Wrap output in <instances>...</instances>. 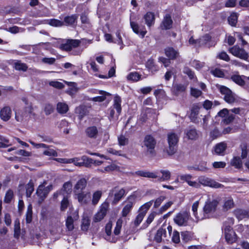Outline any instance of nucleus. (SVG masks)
I'll return each mask as SVG.
<instances>
[{
  "mask_svg": "<svg viewBox=\"0 0 249 249\" xmlns=\"http://www.w3.org/2000/svg\"><path fill=\"white\" fill-rule=\"evenodd\" d=\"M234 223V219L232 218H229L224 222L223 228L224 231L225 239L229 244L235 242L237 239L235 233L233 231L231 226Z\"/></svg>",
  "mask_w": 249,
  "mask_h": 249,
  "instance_id": "obj_1",
  "label": "nucleus"
},
{
  "mask_svg": "<svg viewBox=\"0 0 249 249\" xmlns=\"http://www.w3.org/2000/svg\"><path fill=\"white\" fill-rule=\"evenodd\" d=\"M178 139L179 136L174 132H170L168 134V146L166 148V152L168 155L172 156L176 153Z\"/></svg>",
  "mask_w": 249,
  "mask_h": 249,
  "instance_id": "obj_2",
  "label": "nucleus"
},
{
  "mask_svg": "<svg viewBox=\"0 0 249 249\" xmlns=\"http://www.w3.org/2000/svg\"><path fill=\"white\" fill-rule=\"evenodd\" d=\"M109 209V203L107 201L104 202L99 207V210L94 215L93 221L98 222L103 220L106 216Z\"/></svg>",
  "mask_w": 249,
  "mask_h": 249,
  "instance_id": "obj_3",
  "label": "nucleus"
},
{
  "mask_svg": "<svg viewBox=\"0 0 249 249\" xmlns=\"http://www.w3.org/2000/svg\"><path fill=\"white\" fill-rule=\"evenodd\" d=\"M218 88L221 94L224 95V99L227 103L232 104L235 102V95L230 89L224 86H219Z\"/></svg>",
  "mask_w": 249,
  "mask_h": 249,
  "instance_id": "obj_4",
  "label": "nucleus"
},
{
  "mask_svg": "<svg viewBox=\"0 0 249 249\" xmlns=\"http://www.w3.org/2000/svg\"><path fill=\"white\" fill-rule=\"evenodd\" d=\"M218 204V202L215 199L212 201L208 200L205 202L203 207L204 218H208L209 214L214 212Z\"/></svg>",
  "mask_w": 249,
  "mask_h": 249,
  "instance_id": "obj_5",
  "label": "nucleus"
},
{
  "mask_svg": "<svg viewBox=\"0 0 249 249\" xmlns=\"http://www.w3.org/2000/svg\"><path fill=\"white\" fill-rule=\"evenodd\" d=\"M46 184V182L45 181L43 184L39 185L36 192V194L39 197L40 199L39 201L40 202H42L44 200L49 193L53 189L52 185H50L47 187H45Z\"/></svg>",
  "mask_w": 249,
  "mask_h": 249,
  "instance_id": "obj_6",
  "label": "nucleus"
},
{
  "mask_svg": "<svg viewBox=\"0 0 249 249\" xmlns=\"http://www.w3.org/2000/svg\"><path fill=\"white\" fill-rule=\"evenodd\" d=\"M190 217V214L186 212L178 213L174 217L175 223L179 226H186Z\"/></svg>",
  "mask_w": 249,
  "mask_h": 249,
  "instance_id": "obj_7",
  "label": "nucleus"
},
{
  "mask_svg": "<svg viewBox=\"0 0 249 249\" xmlns=\"http://www.w3.org/2000/svg\"><path fill=\"white\" fill-rule=\"evenodd\" d=\"M229 52L234 56L241 59L248 61L249 54L244 49L235 45L231 48L229 49Z\"/></svg>",
  "mask_w": 249,
  "mask_h": 249,
  "instance_id": "obj_8",
  "label": "nucleus"
},
{
  "mask_svg": "<svg viewBox=\"0 0 249 249\" xmlns=\"http://www.w3.org/2000/svg\"><path fill=\"white\" fill-rule=\"evenodd\" d=\"M199 184L215 188H221L223 185L220 183L205 176H200L198 178Z\"/></svg>",
  "mask_w": 249,
  "mask_h": 249,
  "instance_id": "obj_9",
  "label": "nucleus"
},
{
  "mask_svg": "<svg viewBox=\"0 0 249 249\" xmlns=\"http://www.w3.org/2000/svg\"><path fill=\"white\" fill-rule=\"evenodd\" d=\"M125 193V191L124 189H119L117 187H115L110 190L109 196H114L112 204H116L124 196Z\"/></svg>",
  "mask_w": 249,
  "mask_h": 249,
  "instance_id": "obj_10",
  "label": "nucleus"
},
{
  "mask_svg": "<svg viewBox=\"0 0 249 249\" xmlns=\"http://www.w3.org/2000/svg\"><path fill=\"white\" fill-rule=\"evenodd\" d=\"M143 143V146L146 147L147 152L152 154L156 144L155 139L151 135H146L144 139Z\"/></svg>",
  "mask_w": 249,
  "mask_h": 249,
  "instance_id": "obj_11",
  "label": "nucleus"
},
{
  "mask_svg": "<svg viewBox=\"0 0 249 249\" xmlns=\"http://www.w3.org/2000/svg\"><path fill=\"white\" fill-rule=\"evenodd\" d=\"M80 43L78 39H68L65 43L60 45V48L66 51H70L73 48L77 47Z\"/></svg>",
  "mask_w": 249,
  "mask_h": 249,
  "instance_id": "obj_12",
  "label": "nucleus"
},
{
  "mask_svg": "<svg viewBox=\"0 0 249 249\" xmlns=\"http://www.w3.org/2000/svg\"><path fill=\"white\" fill-rule=\"evenodd\" d=\"M78 202L82 204H87L90 199V194L88 192L82 191L75 193Z\"/></svg>",
  "mask_w": 249,
  "mask_h": 249,
  "instance_id": "obj_13",
  "label": "nucleus"
},
{
  "mask_svg": "<svg viewBox=\"0 0 249 249\" xmlns=\"http://www.w3.org/2000/svg\"><path fill=\"white\" fill-rule=\"evenodd\" d=\"M215 42H212L211 36L208 34H206L198 39V46H205L209 48L212 46L215 45Z\"/></svg>",
  "mask_w": 249,
  "mask_h": 249,
  "instance_id": "obj_14",
  "label": "nucleus"
},
{
  "mask_svg": "<svg viewBox=\"0 0 249 249\" xmlns=\"http://www.w3.org/2000/svg\"><path fill=\"white\" fill-rule=\"evenodd\" d=\"M130 23L133 32L136 34L140 35L142 38H143L147 33L144 26H142L140 29V26L137 22L130 21Z\"/></svg>",
  "mask_w": 249,
  "mask_h": 249,
  "instance_id": "obj_15",
  "label": "nucleus"
},
{
  "mask_svg": "<svg viewBox=\"0 0 249 249\" xmlns=\"http://www.w3.org/2000/svg\"><path fill=\"white\" fill-rule=\"evenodd\" d=\"M98 130L95 126L88 127L85 130L86 136L91 139H96L98 135Z\"/></svg>",
  "mask_w": 249,
  "mask_h": 249,
  "instance_id": "obj_16",
  "label": "nucleus"
},
{
  "mask_svg": "<svg viewBox=\"0 0 249 249\" xmlns=\"http://www.w3.org/2000/svg\"><path fill=\"white\" fill-rule=\"evenodd\" d=\"M79 216L77 212L73 213V217L71 215L68 216L66 221V226L68 231H71L74 229V221L77 220Z\"/></svg>",
  "mask_w": 249,
  "mask_h": 249,
  "instance_id": "obj_17",
  "label": "nucleus"
},
{
  "mask_svg": "<svg viewBox=\"0 0 249 249\" xmlns=\"http://www.w3.org/2000/svg\"><path fill=\"white\" fill-rule=\"evenodd\" d=\"M12 110L9 107H3L0 111V117L4 121H8L11 118Z\"/></svg>",
  "mask_w": 249,
  "mask_h": 249,
  "instance_id": "obj_18",
  "label": "nucleus"
},
{
  "mask_svg": "<svg viewBox=\"0 0 249 249\" xmlns=\"http://www.w3.org/2000/svg\"><path fill=\"white\" fill-rule=\"evenodd\" d=\"M87 184V182L86 179L81 178L79 179L74 187L73 191L74 194L83 191L86 188Z\"/></svg>",
  "mask_w": 249,
  "mask_h": 249,
  "instance_id": "obj_19",
  "label": "nucleus"
},
{
  "mask_svg": "<svg viewBox=\"0 0 249 249\" xmlns=\"http://www.w3.org/2000/svg\"><path fill=\"white\" fill-rule=\"evenodd\" d=\"M143 18L145 20V24L149 28H150L152 25H154L155 23V15L153 13L151 12L146 13V14L144 15Z\"/></svg>",
  "mask_w": 249,
  "mask_h": 249,
  "instance_id": "obj_20",
  "label": "nucleus"
},
{
  "mask_svg": "<svg viewBox=\"0 0 249 249\" xmlns=\"http://www.w3.org/2000/svg\"><path fill=\"white\" fill-rule=\"evenodd\" d=\"M173 21L170 15L167 14L164 18L161 24V28L163 30H168L172 27Z\"/></svg>",
  "mask_w": 249,
  "mask_h": 249,
  "instance_id": "obj_21",
  "label": "nucleus"
},
{
  "mask_svg": "<svg viewBox=\"0 0 249 249\" xmlns=\"http://www.w3.org/2000/svg\"><path fill=\"white\" fill-rule=\"evenodd\" d=\"M165 53L169 59H175L179 56V53L172 47H168L165 49Z\"/></svg>",
  "mask_w": 249,
  "mask_h": 249,
  "instance_id": "obj_22",
  "label": "nucleus"
},
{
  "mask_svg": "<svg viewBox=\"0 0 249 249\" xmlns=\"http://www.w3.org/2000/svg\"><path fill=\"white\" fill-rule=\"evenodd\" d=\"M136 174L139 176L157 178H158V173L157 172H151L145 171H138L136 172Z\"/></svg>",
  "mask_w": 249,
  "mask_h": 249,
  "instance_id": "obj_23",
  "label": "nucleus"
},
{
  "mask_svg": "<svg viewBox=\"0 0 249 249\" xmlns=\"http://www.w3.org/2000/svg\"><path fill=\"white\" fill-rule=\"evenodd\" d=\"M121 99L119 96H115L114 98L113 109H116L117 111V115L116 116V118H118V116L120 115L121 112Z\"/></svg>",
  "mask_w": 249,
  "mask_h": 249,
  "instance_id": "obj_24",
  "label": "nucleus"
},
{
  "mask_svg": "<svg viewBox=\"0 0 249 249\" xmlns=\"http://www.w3.org/2000/svg\"><path fill=\"white\" fill-rule=\"evenodd\" d=\"M75 112L79 114V117L80 120L88 114L89 111L87 107L85 106H80L76 108Z\"/></svg>",
  "mask_w": 249,
  "mask_h": 249,
  "instance_id": "obj_25",
  "label": "nucleus"
},
{
  "mask_svg": "<svg viewBox=\"0 0 249 249\" xmlns=\"http://www.w3.org/2000/svg\"><path fill=\"white\" fill-rule=\"evenodd\" d=\"M234 213L236 217L239 220L249 217V211L245 210L238 209L235 211Z\"/></svg>",
  "mask_w": 249,
  "mask_h": 249,
  "instance_id": "obj_26",
  "label": "nucleus"
},
{
  "mask_svg": "<svg viewBox=\"0 0 249 249\" xmlns=\"http://www.w3.org/2000/svg\"><path fill=\"white\" fill-rule=\"evenodd\" d=\"M56 110L60 114H65L69 110V107L65 103L59 102L56 106Z\"/></svg>",
  "mask_w": 249,
  "mask_h": 249,
  "instance_id": "obj_27",
  "label": "nucleus"
},
{
  "mask_svg": "<svg viewBox=\"0 0 249 249\" xmlns=\"http://www.w3.org/2000/svg\"><path fill=\"white\" fill-rule=\"evenodd\" d=\"M185 134L189 140H195L198 138V134L197 131L195 128H192L186 130Z\"/></svg>",
  "mask_w": 249,
  "mask_h": 249,
  "instance_id": "obj_28",
  "label": "nucleus"
},
{
  "mask_svg": "<svg viewBox=\"0 0 249 249\" xmlns=\"http://www.w3.org/2000/svg\"><path fill=\"white\" fill-rule=\"evenodd\" d=\"M227 144L224 142L217 144L214 147L215 152L218 155L222 154L225 151Z\"/></svg>",
  "mask_w": 249,
  "mask_h": 249,
  "instance_id": "obj_29",
  "label": "nucleus"
},
{
  "mask_svg": "<svg viewBox=\"0 0 249 249\" xmlns=\"http://www.w3.org/2000/svg\"><path fill=\"white\" fill-rule=\"evenodd\" d=\"M146 68L152 72H155L158 71V68L155 64L154 59L152 58L149 59L146 63Z\"/></svg>",
  "mask_w": 249,
  "mask_h": 249,
  "instance_id": "obj_30",
  "label": "nucleus"
},
{
  "mask_svg": "<svg viewBox=\"0 0 249 249\" xmlns=\"http://www.w3.org/2000/svg\"><path fill=\"white\" fill-rule=\"evenodd\" d=\"M14 68L17 71H26L28 69L27 65L19 60L15 62Z\"/></svg>",
  "mask_w": 249,
  "mask_h": 249,
  "instance_id": "obj_31",
  "label": "nucleus"
},
{
  "mask_svg": "<svg viewBox=\"0 0 249 249\" xmlns=\"http://www.w3.org/2000/svg\"><path fill=\"white\" fill-rule=\"evenodd\" d=\"M99 93L100 94L101 96L93 97L90 100L94 102H103L106 99V96L109 95L108 93L103 90H99Z\"/></svg>",
  "mask_w": 249,
  "mask_h": 249,
  "instance_id": "obj_32",
  "label": "nucleus"
},
{
  "mask_svg": "<svg viewBox=\"0 0 249 249\" xmlns=\"http://www.w3.org/2000/svg\"><path fill=\"white\" fill-rule=\"evenodd\" d=\"M133 206L132 202L128 201L124 206L122 211V215L123 217H125L131 211Z\"/></svg>",
  "mask_w": 249,
  "mask_h": 249,
  "instance_id": "obj_33",
  "label": "nucleus"
},
{
  "mask_svg": "<svg viewBox=\"0 0 249 249\" xmlns=\"http://www.w3.org/2000/svg\"><path fill=\"white\" fill-rule=\"evenodd\" d=\"M26 196L30 197L34 191V183L32 179H30L26 185Z\"/></svg>",
  "mask_w": 249,
  "mask_h": 249,
  "instance_id": "obj_34",
  "label": "nucleus"
},
{
  "mask_svg": "<svg viewBox=\"0 0 249 249\" xmlns=\"http://www.w3.org/2000/svg\"><path fill=\"white\" fill-rule=\"evenodd\" d=\"M160 172L162 174V177L159 178L158 180L164 181L169 180L170 179L171 174L169 170H161Z\"/></svg>",
  "mask_w": 249,
  "mask_h": 249,
  "instance_id": "obj_35",
  "label": "nucleus"
},
{
  "mask_svg": "<svg viewBox=\"0 0 249 249\" xmlns=\"http://www.w3.org/2000/svg\"><path fill=\"white\" fill-rule=\"evenodd\" d=\"M231 164L237 169L242 167V161L239 157H235L231 161Z\"/></svg>",
  "mask_w": 249,
  "mask_h": 249,
  "instance_id": "obj_36",
  "label": "nucleus"
},
{
  "mask_svg": "<svg viewBox=\"0 0 249 249\" xmlns=\"http://www.w3.org/2000/svg\"><path fill=\"white\" fill-rule=\"evenodd\" d=\"M102 196V192L101 191H96L92 195V204L96 205L99 202Z\"/></svg>",
  "mask_w": 249,
  "mask_h": 249,
  "instance_id": "obj_37",
  "label": "nucleus"
},
{
  "mask_svg": "<svg viewBox=\"0 0 249 249\" xmlns=\"http://www.w3.org/2000/svg\"><path fill=\"white\" fill-rule=\"evenodd\" d=\"M234 203L232 198L231 197L226 198L224 200V203L223 205V209L225 211H228V210L233 207Z\"/></svg>",
  "mask_w": 249,
  "mask_h": 249,
  "instance_id": "obj_38",
  "label": "nucleus"
},
{
  "mask_svg": "<svg viewBox=\"0 0 249 249\" xmlns=\"http://www.w3.org/2000/svg\"><path fill=\"white\" fill-rule=\"evenodd\" d=\"M238 17V14L237 13H232L228 19L229 24L232 26H235L237 22Z\"/></svg>",
  "mask_w": 249,
  "mask_h": 249,
  "instance_id": "obj_39",
  "label": "nucleus"
},
{
  "mask_svg": "<svg viewBox=\"0 0 249 249\" xmlns=\"http://www.w3.org/2000/svg\"><path fill=\"white\" fill-rule=\"evenodd\" d=\"M166 234V230L163 228H160L157 231L154 239L158 242L160 243L162 240V236Z\"/></svg>",
  "mask_w": 249,
  "mask_h": 249,
  "instance_id": "obj_40",
  "label": "nucleus"
},
{
  "mask_svg": "<svg viewBox=\"0 0 249 249\" xmlns=\"http://www.w3.org/2000/svg\"><path fill=\"white\" fill-rule=\"evenodd\" d=\"M90 225V219L88 216H84L82 219L81 229L82 231H87Z\"/></svg>",
  "mask_w": 249,
  "mask_h": 249,
  "instance_id": "obj_41",
  "label": "nucleus"
},
{
  "mask_svg": "<svg viewBox=\"0 0 249 249\" xmlns=\"http://www.w3.org/2000/svg\"><path fill=\"white\" fill-rule=\"evenodd\" d=\"M153 202L154 201L152 200L144 204L142 206H141L140 209V213H144V215H145L147 211L151 206Z\"/></svg>",
  "mask_w": 249,
  "mask_h": 249,
  "instance_id": "obj_42",
  "label": "nucleus"
},
{
  "mask_svg": "<svg viewBox=\"0 0 249 249\" xmlns=\"http://www.w3.org/2000/svg\"><path fill=\"white\" fill-rule=\"evenodd\" d=\"M141 76V75L138 72H132L127 76V78L128 80L136 82L140 79Z\"/></svg>",
  "mask_w": 249,
  "mask_h": 249,
  "instance_id": "obj_43",
  "label": "nucleus"
},
{
  "mask_svg": "<svg viewBox=\"0 0 249 249\" xmlns=\"http://www.w3.org/2000/svg\"><path fill=\"white\" fill-rule=\"evenodd\" d=\"M200 108V107L197 105H194L192 108L191 109V112L190 114V116L192 120H193L195 118H196V116L199 113V111Z\"/></svg>",
  "mask_w": 249,
  "mask_h": 249,
  "instance_id": "obj_44",
  "label": "nucleus"
},
{
  "mask_svg": "<svg viewBox=\"0 0 249 249\" xmlns=\"http://www.w3.org/2000/svg\"><path fill=\"white\" fill-rule=\"evenodd\" d=\"M77 18V17L76 15L67 16L64 18V22L67 25H72L75 22Z\"/></svg>",
  "mask_w": 249,
  "mask_h": 249,
  "instance_id": "obj_45",
  "label": "nucleus"
},
{
  "mask_svg": "<svg viewBox=\"0 0 249 249\" xmlns=\"http://www.w3.org/2000/svg\"><path fill=\"white\" fill-rule=\"evenodd\" d=\"M26 106L24 107L25 116H29L31 114L34 115L33 113V107L31 103L25 102Z\"/></svg>",
  "mask_w": 249,
  "mask_h": 249,
  "instance_id": "obj_46",
  "label": "nucleus"
},
{
  "mask_svg": "<svg viewBox=\"0 0 249 249\" xmlns=\"http://www.w3.org/2000/svg\"><path fill=\"white\" fill-rule=\"evenodd\" d=\"M14 196V193L13 191L9 189L6 193L4 198V202L6 203H9L12 199H13Z\"/></svg>",
  "mask_w": 249,
  "mask_h": 249,
  "instance_id": "obj_47",
  "label": "nucleus"
},
{
  "mask_svg": "<svg viewBox=\"0 0 249 249\" xmlns=\"http://www.w3.org/2000/svg\"><path fill=\"white\" fill-rule=\"evenodd\" d=\"M72 184L70 181L65 182L63 186L62 191L69 194L71 192L72 190Z\"/></svg>",
  "mask_w": 249,
  "mask_h": 249,
  "instance_id": "obj_48",
  "label": "nucleus"
},
{
  "mask_svg": "<svg viewBox=\"0 0 249 249\" xmlns=\"http://www.w3.org/2000/svg\"><path fill=\"white\" fill-rule=\"evenodd\" d=\"M190 94L192 96L197 98L201 96L202 92L196 88L192 87L190 89Z\"/></svg>",
  "mask_w": 249,
  "mask_h": 249,
  "instance_id": "obj_49",
  "label": "nucleus"
},
{
  "mask_svg": "<svg viewBox=\"0 0 249 249\" xmlns=\"http://www.w3.org/2000/svg\"><path fill=\"white\" fill-rule=\"evenodd\" d=\"M231 79L236 84L240 86H243L245 83L244 80L242 79V77L240 75H233L231 77Z\"/></svg>",
  "mask_w": 249,
  "mask_h": 249,
  "instance_id": "obj_50",
  "label": "nucleus"
},
{
  "mask_svg": "<svg viewBox=\"0 0 249 249\" xmlns=\"http://www.w3.org/2000/svg\"><path fill=\"white\" fill-rule=\"evenodd\" d=\"M198 205H199V201L198 200L195 202L192 205V211L193 212V214H194V216L197 219H203V217L200 218L197 215V208L198 207Z\"/></svg>",
  "mask_w": 249,
  "mask_h": 249,
  "instance_id": "obj_51",
  "label": "nucleus"
},
{
  "mask_svg": "<svg viewBox=\"0 0 249 249\" xmlns=\"http://www.w3.org/2000/svg\"><path fill=\"white\" fill-rule=\"evenodd\" d=\"M145 216L144 213H139L134 221V224L136 227L138 226L142 222L144 217Z\"/></svg>",
  "mask_w": 249,
  "mask_h": 249,
  "instance_id": "obj_52",
  "label": "nucleus"
},
{
  "mask_svg": "<svg viewBox=\"0 0 249 249\" xmlns=\"http://www.w3.org/2000/svg\"><path fill=\"white\" fill-rule=\"evenodd\" d=\"M20 229L19 222L15 221L14 225V237L18 238L20 235Z\"/></svg>",
  "mask_w": 249,
  "mask_h": 249,
  "instance_id": "obj_53",
  "label": "nucleus"
},
{
  "mask_svg": "<svg viewBox=\"0 0 249 249\" xmlns=\"http://www.w3.org/2000/svg\"><path fill=\"white\" fill-rule=\"evenodd\" d=\"M53 107L50 104H46L44 105V111L46 115L51 114L53 111Z\"/></svg>",
  "mask_w": 249,
  "mask_h": 249,
  "instance_id": "obj_54",
  "label": "nucleus"
},
{
  "mask_svg": "<svg viewBox=\"0 0 249 249\" xmlns=\"http://www.w3.org/2000/svg\"><path fill=\"white\" fill-rule=\"evenodd\" d=\"M184 73L187 74L190 79H193L196 78L195 77L194 72L189 68L185 67L183 69Z\"/></svg>",
  "mask_w": 249,
  "mask_h": 249,
  "instance_id": "obj_55",
  "label": "nucleus"
},
{
  "mask_svg": "<svg viewBox=\"0 0 249 249\" xmlns=\"http://www.w3.org/2000/svg\"><path fill=\"white\" fill-rule=\"evenodd\" d=\"M211 72L215 76L218 77H223L224 76V73L223 71L220 69H215L214 70H212L211 71Z\"/></svg>",
  "mask_w": 249,
  "mask_h": 249,
  "instance_id": "obj_56",
  "label": "nucleus"
},
{
  "mask_svg": "<svg viewBox=\"0 0 249 249\" xmlns=\"http://www.w3.org/2000/svg\"><path fill=\"white\" fill-rule=\"evenodd\" d=\"M43 154L48 156H57V153L55 150L49 148L43 152Z\"/></svg>",
  "mask_w": 249,
  "mask_h": 249,
  "instance_id": "obj_57",
  "label": "nucleus"
},
{
  "mask_svg": "<svg viewBox=\"0 0 249 249\" xmlns=\"http://www.w3.org/2000/svg\"><path fill=\"white\" fill-rule=\"evenodd\" d=\"M119 144L120 145H125L128 142V140L124 135H120L118 138Z\"/></svg>",
  "mask_w": 249,
  "mask_h": 249,
  "instance_id": "obj_58",
  "label": "nucleus"
},
{
  "mask_svg": "<svg viewBox=\"0 0 249 249\" xmlns=\"http://www.w3.org/2000/svg\"><path fill=\"white\" fill-rule=\"evenodd\" d=\"M49 85L53 87H54L58 89H63L64 87V85H63V83L58 81H51L49 83Z\"/></svg>",
  "mask_w": 249,
  "mask_h": 249,
  "instance_id": "obj_59",
  "label": "nucleus"
},
{
  "mask_svg": "<svg viewBox=\"0 0 249 249\" xmlns=\"http://www.w3.org/2000/svg\"><path fill=\"white\" fill-rule=\"evenodd\" d=\"M50 24L53 26L60 27L64 25L63 22L56 19L50 20Z\"/></svg>",
  "mask_w": 249,
  "mask_h": 249,
  "instance_id": "obj_60",
  "label": "nucleus"
},
{
  "mask_svg": "<svg viewBox=\"0 0 249 249\" xmlns=\"http://www.w3.org/2000/svg\"><path fill=\"white\" fill-rule=\"evenodd\" d=\"M165 199V197L164 196H160L157 198L154 201V207L156 208L159 207Z\"/></svg>",
  "mask_w": 249,
  "mask_h": 249,
  "instance_id": "obj_61",
  "label": "nucleus"
},
{
  "mask_svg": "<svg viewBox=\"0 0 249 249\" xmlns=\"http://www.w3.org/2000/svg\"><path fill=\"white\" fill-rule=\"evenodd\" d=\"M218 57L222 60H224L226 61H229L230 60V57L225 52H222L219 53Z\"/></svg>",
  "mask_w": 249,
  "mask_h": 249,
  "instance_id": "obj_62",
  "label": "nucleus"
},
{
  "mask_svg": "<svg viewBox=\"0 0 249 249\" xmlns=\"http://www.w3.org/2000/svg\"><path fill=\"white\" fill-rule=\"evenodd\" d=\"M69 205V201L68 198L66 197H64L63 200L61 201V211L65 210Z\"/></svg>",
  "mask_w": 249,
  "mask_h": 249,
  "instance_id": "obj_63",
  "label": "nucleus"
},
{
  "mask_svg": "<svg viewBox=\"0 0 249 249\" xmlns=\"http://www.w3.org/2000/svg\"><path fill=\"white\" fill-rule=\"evenodd\" d=\"M172 240L175 243H178L180 242L179 233L178 231H174L173 232Z\"/></svg>",
  "mask_w": 249,
  "mask_h": 249,
  "instance_id": "obj_64",
  "label": "nucleus"
}]
</instances>
